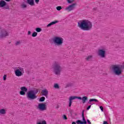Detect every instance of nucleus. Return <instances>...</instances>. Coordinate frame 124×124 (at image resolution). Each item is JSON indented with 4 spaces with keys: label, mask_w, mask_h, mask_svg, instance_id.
Listing matches in <instances>:
<instances>
[{
    "label": "nucleus",
    "mask_w": 124,
    "mask_h": 124,
    "mask_svg": "<svg viewBox=\"0 0 124 124\" xmlns=\"http://www.w3.org/2000/svg\"><path fill=\"white\" fill-rule=\"evenodd\" d=\"M78 27L83 31H91L93 29V23L88 20L83 19L78 22Z\"/></svg>",
    "instance_id": "f257e3e1"
},
{
    "label": "nucleus",
    "mask_w": 124,
    "mask_h": 124,
    "mask_svg": "<svg viewBox=\"0 0 124 124\" xmlns=\"http://www.w3.org/2000/svg\"><path fill=\"white\" fill-rule=\"evenodd\" d=\"M53 72L55 75H61V72L62 71V67L60 62H54L53 65Z\"/></svg>",
    "instance_id": "f03ea898"
},
{
    "label": "nucleus",
    "mask_w": 124,
    "mask_h": 124,
    "mask_svg": "<svg viewBox=\"0 0 124 124\" xmlns=\"http://www.w3.org/2000/svg\"><path fill=\"white\" fill-rule=\"evenodd\" d=\"M112 69L114 75L117 76H120L123 73V69L122 68V66L120 65H112Z\"/></svg>",
    "instance_id": "7ed1b4c3"
},
{
    "label": "nucleus",
    "mask_w": 124,
    "mask_h": 124,
    "mask_svg": "<svg viewBox=\"0 0 124 124\" xmlns=\"http://www.w3.org/2000/svg\"><path fill=\"white\" fill-rule=\"evenodd\" d=\"M38 93V90H36L35 92L33 90H31L27 93V97L28 99H35L36 98V96L35 94Z\"/></svg>",
    "instance_id": "20e7f679"
},
{
    "label": "nucleus",
    "mask_w": 124,
    "mask_h": 124,
    "mask_svg": "<svg viewBox=\"0 0 124 124\" xmlns=\"http://www.w3.org/2000/svg\"><path fill=\"white\" fill-rule=\"evenodd\" d=\"M53 41L55 45H57V46H62L63 43V38L61 37H55L53 39Z\"/></svg>",
    "instance_id": "39448f33"
},
{
    "label": "nucleus",
    "mask_w": 124,
    "mask_h": 124,
    "mask_svg": "<svg viewBox=\"0 0 124 124\" xmlns=\"http://www.w3.org/2000/svg\"><path fill=\"white\" fill-rule=\"evenodd\" d=\"M7 36H9V33L7 30L3 29L0 31V39H3V38H6Z\"/></svg>",
    "instance_id": "423d86ee"
},
{
    "label": "nucleus",
    "mask_w": 124,
    "mask_h": 124,
    "mask_svg": "<svg viewBox=\"0 0 124 124\" xmlns=\"http://www.w3.org/2000/svg\"><path fill=\"white\" fill-rule=\"evenodd\" d=\"M15 73L17 77L22 76V75H23V73H24V68L18 67V68L15 71Z\"/></svg>",
    "instance_id": "0eeeda50"
},
{
    "label": "nucleus",
    "mask_w": 124,
    "mask_h": 124,
    "mask_svg": "<svg viewBox=\"0 0 124 124\" xmlns=\"http://www.w3.org/2000/svg\"><path fill=\"white\" fill-rule=\"evenodd\" d=\"M78 99L82 100V97L77 96H70L69 98V107H71V105H72V100H74V99Z\"/></svg>",
    "instance_id": "6e6552de"
},
{
    "label": "nucleus",
    "mask_w": 124,
    "mask_h": 124,
    "mask_svg": "<svg viewBox=\"0 0 124 124\" xmlns=\"http://www.w3.org/2000/svg\"><path fill=\"white\" fill-rule=\"evenodd\" d=\"M38 109H39V110L40 111H46V110H47V107H46V104H44V103H40L38 104Z\"/></svg>",
    "instance_id": "1a4fd4ad"
},
{
    "label": "nucleus",
    "mask_w": 124,
    "mask_h": 124,
    "mask_svg": "<svg viewBox=\"0 0 124 124\" xmlns=\"http://www.w3.org/2000/svg\"><path fill=\"white\" fill-rule=\"evenodd\" d=\"M98 55L101 58H105L106 50L105 49H100L98 50Z\"/></svg>",
    "instance_id": "9d476101"
},
{
    "label": "nucleus",
    "mask_w": 124,
    "mask_h": 124,
    "mask_svg": "<svg viewBox=\"0 0 124 124\" xmlns=\"http://www.w3.org/2000/svg\"><path fill=\"white\" fill-rule=\"evenodd\" d=\"M0 7H3L4 9H9V6L7 5V3L3 0L0 1Z\"/></svg>",
    "instance_id": "9b49d317"
},
{
    "label": "nucleus",
    "mask_w": 124,
    "mask_h": 124,
    "mask_svg": "<svg viewBox=\"0 0 124 124\" xmlns=\"http://www.w3.org/2000/svg\"><path fill=\"white\" fill-rule=\"evenodd\" d=\"M82 121L81 120H77L76 123L77 124H87V121H86V119H85V116H84V110L82 111Z\"/></svg>",
    "instance_id": "f8f14e48"
},
{
    "label": "nucleus",
    "mask_w": 124,
    "mask_h": 124,
    "mask_svg": "<svg viewBox=\"0 0 124 124\" xmlns=\"http://www.w3.org/2000/svg\"><path fill=\"white\" fill-rule=\"evenodd\" d=\"M76 6V3H73L69 5L68 7H66L65 9V10H67V11L70 12V11H72V10H74V9H75Z\"/></svg>",
    "instance_id": "ddd939ff"
},
{
    "label": "nucleus",
    "mask_w": 124,
    "mask_h": 124,
    "mask_svg": "<svg viewBox=\"0 0 124 124\" xmlns=\"http://www.w3.org/2000/svg\"><path fill=\"white\" fill-rule=\"evenodd\" d=\"M48 92L46 89L42 90V95H44V96H46V97H47V95H48Z\"/></svg>",
    "instance_id": "4468645a"
},
{
    "label": "nucleus",
    "mask_w": 124,
    "mask_h": 124,
    "mask_svg": "<svg viewBox=\"0 0 124 124\" xmlns=\"http://www.w3.org/2000/svg\"><path fill=\"white\" fill-rule=\"evenodd\" d=\"M27 3L31 6H33L34 5V1L33 0H27Z\"/></svg>",
    "instance_id": "2eb2a0df"
},
{
    "label": "nucleus",
    "mask_w": 124,
    "mask_h": 124,
    "mask_svg": "<svg viewBox=\"0 0 124 124\" xmlns=\"http://www.w3.org/2000/svg\"><path fill=\"white\" fill-rule=\"evenodd\" d=\"M57 23H59V21L56 20L55 21L52 22L47 25V27L48 28V27H51V26H53V25H55V24H57Z\"/></svg>",
    "instance_id": "dca6fc26"
},
{
    "label": "nucleus",
    "mask_w": 124,
    "mask_h": 124,
    "mask_svg": "<svg viewBox=\"0 0 124 124\" xmlns=\"http://www.w3.org/2000/svg\"><path fill=\"white\" fill-rule=\"evenodd\" d=\"M6 114V110L5 109L2 108L0 109V115H5Z\"/></svg>",
    "instance_id": "f3484780"
},
{
    "label": "nucleus",
    "mask_w": 124,
    "mask_h": 124,
    "mask_svg": "<svg viewBox=\"0 0 124 124\" xmlns=\"http://www.w3.org/2000/svg\"><path fill=\"white\" fill-rule=\"evenodd\" d=\"M81 100H82L83 103H86V101H87V100H88V97L84 96L82 98Z\"/></svg>",
    "instance_id": "a211bd4d"
},
{
    "label": "nucleus",
    "mask_w": 124,
    "mask_h": 124,
    "mask_svg": "<svg viewBox=\"0 0 124 124\" xmlns=\"http://www.w3.org/2000/svg\"><path fill=\"white\" fill-rule=\"evenodd\" d=\"M20 7H21V8H22V9H24L25 8H27V4H26L25 3H22L20 5Z\"/></svg>",
    "instance_id": "6ab92c4d"
},
{
    "label": "nucleus",
    "mask_w": 124,
    "mask_h": 124,
    "mask_svg": "<svg viewBox=\"0 0 124 124\" xmlns=\"http://www.w3.org/2000/svg\"><path fill=\"white\" fill-rule=\"evenodd\" d=\"M92 59H93V56L89 55L85 58V60H86V61H92Z\"/></svg>",
    "instance_id": "aec40b11"
},
{
    "label": "nucleus",
    "mask_w": 124,
    "mask_h": 124,
    "mask_svg": "<svg viewBox=\"0 0 124 124\" xmlns=\"http://www.w3.org/2000/svg\"><path fill=\"white\" fill-rule=\"evenodd\" d=\"M93 101H95V102H98V100L96 99H91L89 100L88 103H91V102H93Z\"/></svg>",
    "instance_id": "412c9836"
},
{
    "label": "nucleus",
    "mask_w": 124,
    "mask_h": 124,
    "mask_svg": "<svg viewBox=\"0 0 124 124\" xmlns=\"http://www.w3.org/2000/svg\"><path fill=\"white\" fill-rule=\"evenodd\" d=\"M20 90L22 91L23 92H27L28 91V88H26L25 87H22L20 88Z\"/></svg>",
    "instance_id": "4be33fe9"
},
{
    "label": "nucleus",
    "mask_w": 124,
    "mask_h": 124,
    "mask_svg": "<svg viewBox=\"0 0 124 124\" xmlns=\"http://www.w3.org/2000/svg\"><path fill=\"white\" fill-rule=\"evenodd\" d=\"M45 100V97H42L39 99V101L40 102H43Z\"/></svg>",
    "instance_id": "5701e85b"
},
{
    "label": "nucleus",
    "mask_w": 124,
    "mask_h": 124,
    "mask_svg": "<svg viewBox=\"0 0 124 124\" xmlns=\"http://www.w3.org/2000/svg\"><path fill=\"white\" fill-rule=\"evenodd\" d=\"M54 87L55 89H60V86H59V84L57 83L54 84Z\"/></svg>",
    "instance_id": "b1692460"
},
{
    "label": "nucleus",
    "mask_w": 124,
    "mask_h": 124,
    "mask_svg": "<svg viewBox=\"0 0 124 124\" xmlns=\"http://www.w3.org/2000/svg\"><path fill=\"white\" fill-rule=\"evenodd\" d=\"M35 31H37V32H40V31H41V28H36Z\"/></svg>",
    "instance_id": "393cba45"
},
{
    "label": "nucleus",
    "mask_w": 124,
    "mask_h": 124,
    "mask_svg": "<svg viewBox=\"0 0 124 124\" xmlns=\"http://www.w3.org/2000/svg\"><path fill=\"white\" fill-rule=\"evenodd\" d=\"M20 94H21V95H25V94H26V93L25 92V91H21L19 92Z\"/></svg>",
    "instance_id": "a878e982"
},
{
    "label": "nucleus",
    "mask_w": 124,
    "mask_h": 124,
    "mask_svg": "<svg viewBox=\"0 0 124 124\" xmlns=\"http://www.w3.org/2000/svg\"><path fill=\"white\" fill-rule=\"evenodd\" d=\"M37 35V32H34L32 34V37H35V36H36Z\"/></svg>",
    "instance_id": "bb28decb"
},
{
    "label": "nucleus",
    "mask_w": 124,
    "mask_h": 124,
    "mask_svg": "<svg viewBox=\"0 0 124 124\" xmlns=\"http://www.w3.org/2000/svg\"><path fill=\"white\" fill-rule=\"evenodd\" d=\"M37 124H47V123H46V121H43L42 122V123L39 122V123H38Z\"/></svg>",
    "instance_id": "cd10ccee"
},
{
    "label": "nucleus",
    "mask_w": 124,
    "mask_h": 124,
    "mask_svg": "<svg viewBox=\"0 0 124 124\" xmlns=\"http://www.w3.org/2000/svg\"><path fill=\"white\" fill-rule=\"evenodd\" d=\"M68 3H72L74 1V0H67Z\"/></svg>",
    "instance_id": "c85d7f7f"
},
{
    "label": "nucleus",
    "mask_w": 124,
    "mask_h": 124,
    "mask_svg": "<svg viewBox=\"0 0 124 124\" xmlns=\"http://www.w3.org/2000/svg\"><path fill=\"white\" fill-rule=\"evenodd\" d=\"M56 9L58 10V11H60L62 9V6H57Z\"/></svg>",
    "instance_id": "c756f323"
},
{
    "label": "nucleus",
    "mask_w": 124,
    "mask_h": 124,
    "mask_svg": "<svg viewBox=\"0 0 124 124\" xmlns=\"http://www.w3.org/2000/svg\"><path fill=\"white\" fill-rule=\"evenodd\" d=\"M19 44H21V42L20 41H17L16 42V45H19Z\"/></svg>",
    "instance_id": "7c9ffc66"
},
{
    "label": "nucleus",
    "mask_w": 124,
    "mask_h": 124,
    "mask_svg": "<svg viewBox=\"0 0 124 124\" xmlns=\"http://www.w3.org/2000/svg\"><path fill=\"white\" fill-rule=\"evenodd\" d=\"M63 118L64 120H67V117H66V115H63Z\"/></svg>",
    "instance_id": "2f4dec72"
},
{
    "label": "nucleus",
    "mask_w": 124,
    "mask_h": 124,
    "mask_svg": "<svg viewBox=\"0 0 124 124\" xmlns=\"http://www.w3.org/2000/svg\"><path fill=\"white\" fill-rule=\"evenodd\" d=\"M3 79L4 81H5L6 80V75H5L4 76Z\"/></svg>",
    "instance_id": "473e14b6"
},
{
    "label": "nucleus",
    "mask_w": 124,
    "mask_h": 124,
    "mask_svg": "<svg viewBox=\"0 0 124 124\" xmlns=\"http://www.w3.org/2000/svg\"><path fill=\"white\" fill-rule=\"evenodd\" d=\"M35 2H36L37 4H38V2H39V0H35Z\"/></svg>",
    "instance_id": "72a5a7b5"
},
{
    "label": "nucleus",
    "mask_w": 124,
    "mask_h": 124,
    "mask_svg": "<svg viewBox=\"0 0 124 124\" xmlns=\"http://www.w3.org/2000/svg\"><path fill=\"white\" fill-rule=\"evenodd\" d=\"M91 107H92V106L90 105V106H89L88 107V108H87V110H90V108H91Z\"/></svg>",
    "instance_id": "f704fd0d"
},
{
    "label": "nucleus",
    "mask_w": 124,
    "mask_h": 124,
    "mask_svg": "<svg viewBox=\"0 0 124 124\" xmlns=\"http://www.w3.org/2000/svg\"><path fill=\"white\" fill-rule=\"evenodd\" d=\"M100 108L101 110V111H102V112H103V107L102 106H100Z\"/></svg>",
    "instance_id": "c9c22d12"
},
{
    "label": "nucleus",
    "mask_w": 124,
    "mask_h": 124,
    "mask_svg": "<svg viewBox=\"0 0 124 124\" xmlns=\"http://www.w3.org/2000/svg\"><path fill=\"white\" fill-rule=\"evenodd\" d=\"M87 123L89 124H92V123H91V121H90V120L89 119L87 120Z\"/></svg>",
    "instance_id": "e433bc0d"
},
{
    "label": "nucleus",
    "mask_w": 124,
    "mask_h": 124,
    "mask_svg": "<svg viewBox=\"0 0 124 124\" xmlns=\"http://www.w3.org/2000/svg\"><path fill=\"white\" fill-rule=\"evenodd\" d=\"M103 124H108V122L107 121H104Z\"/></svg>",
    "instance_id": "4c0bfd02"
},
{
    "label": "nucleus",
    "mask_w": 124,
    "mask_h": 124,
    "mask_svg": "<svg viewBox=\"0 0 124 124\" xmlns=\"http://www.w3.org/2000/svg\"><path fill=\"white\" fill-rule=\"evenodd\" d=\"M31 31H29L28 32V35H30L31 34Z\"/></svg>",
    "instance_id": "58836bf2"
},
{
    "label": "nucleus",
    "mask_w": 124,
    "mask_h": 124,
    "mask_svg": "<svg viewBox=\"0 0 124 124\" xmlns=\"http://www.w3.org/2000/svg\"><path fill=\"white\" fill-rule=\"evenodd\" d=\"M72 124H76V122L75 123V122H73L72 123Z\"/></svg>",
    "instance_id": "ea45409f"
},
{
    "label": "nucleus",
    "mask_w": 124,
    "mask_h": 124,
    "mask_svg": "<svg viewBox=\"0 0 124 124\" xmlns=\"http://www.w3.org/2000/svg\"><path fill=\"white\" fill-rule=\"evenodd\" d=\"M5 0V1H7V2H9L10 1V0Z\"/></svg>",
    "instance_id": "a19ab883"
},
{
    "label": "nucleus",
    "mask_w": 124,
    "mask_h": 124,
    "mask_svg": "<svg viewBox=\"0 0 124 124\" xmlns=\"http://www.w3.org/2000/svg\"><path fill=\"white\" fill-rule=\"evenodd\" d=\"M93 10H96V8H94Z\"/></svg>",
    "instance_id": "79ce46f5"
}]
</instances>
